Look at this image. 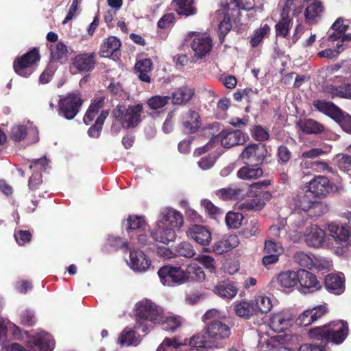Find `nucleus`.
<instances>
[{"mask_svg":"<svg viewBox=\"0 0 351 351\" xmlns=\"http://www.w3.org/2000/svg\"><path fill=\"white\" fill-rule=\"evenodd\" d=\"M181 213L171 208L161 210L155 226L150 232L152 238L165 245L173 242L176 238V230L183 226Z\"/></svg>","mask_w":351,"mask_h":351,"instance_id":"nucleus-1","label":"nucleus"},{"mask_svg":"<svg viewBox=\"0 0 351 351\" xmlns=\"http://www.w3.org/2000/svg\"><path fill=\"white\" fill-rule=\"evenodd\" d=\"M162 317V309L151 300L144 299L136 304V329L147 332Z\"/></svg>","mask_w":351,"mask_h":351,"instance_id":"nucleus-2","label":"nucleus"},{"mask_svg":"<svg viewBox=\"0 0 351 351\" xmlns=\"http://www.w3.org/2000/svg\"><path fill=\"white\" fill-rule=\"evenodd\" d=\"M308 334L310 339L313 340H326L335 344H340L348 334V326L344 321H334L328 325L311 328Z\"/></svg>","mask_w":351,"mask_h":351,"instance_id":"nucleus-3","label":"nucleus"},{"mask_svg":"<svg viewBox=\"0 0 351 351\" xmlns=\"http://www.w3.org/2000/svg\"><path fill=\"white\" fill-rule=\"evenodd\" d=\"M143 110L142 104H136L128 107L119 105L114 109L112 114L123 127L133 128L141 121Z\"/></svg>","mask_w":351,"mask_h":351,"instance_id":"nucleus-4","label":"nucleus"},{"mask_svg":"<svg viewBox=\"0 0 351 351\" xmlns=\"http://www.w3.org/2000/svg\"><path fill=\"white\" fill-rule=\"evenodd\" d=\"M208 338L209 348L221 349L224 347L223 340L228 339L231 333L230 328L218 320H213L205 329Z\"/></svg>","mask_w":351,"mask_h":351,"instance_id":"nucleus-5","label":"nucleus"},{"mask_svg":"<svg viewBox=\"0 0 351 351\" xmlns=\"http://www.w3.org/2000/svg\"><path fill=\"white\" fill-rule=\"evenodd\" d=\"M40 58L36 48L17 58L13 64L15 73L21 77H28L35 71Z\"/></svg>","mask_w":351,"mask_h":351,"instance_id":"nucleus-6","label":"nucleus"},{"mask_svg":"<svg viewBox=\"0 0 351 351\" xmlns=\"http://www.w3.org/2000/svg\"><path fill=\"white\" fill-rule=\"evenodd\" d=\"M246 158L249 160L247 165L241 168L237 176L242 180H252L260 178L263 172L258 166V164L262 163L264 157L263 155H243V159Z\"/></svg>","mask_w":351,"mask_h":351,"instance_id":"nucleus-7","label":"nucleus"},{"mask_svg":"<svg viewBox=\"0 0 351 351\" xmlns=\"http://www.w3.org/2000/svg\"><path fill=\"white\" fill-rule=\"evenodd\" d=\"M161 282L165 286L173 287L186 282L184 270L181 267H173L165 265L158 271Z\"/></svg>","mask_w":351,"mask_h":351,"instance_id":"nucleus-8","label":"nucleus"},{"mask_svg":"<svg viewBox=\"0 0 351 351\" xmlns=\"http://www.w3.org/2000/svg\"><path fill=\"white\" fill-rule=\"evenodd\" d=\"M312 194L308 191L298 199L297 206L302 210L307 212L311 217H316L328 211V206L315 197L311 198Z\"/></svg>","mask_w":351,"mask_h":351,"instance_id":"nucleus-9","label":"nucleus"},{"mask_svg":"<svg viewBox=\"0 0 351 351\" xmlns=\"http://www.w3.org/2000/svg\"><path fill=\"white\" fill-rule=\"evenodd\" d=\"M82 100L76 93H71L60 99L59 114L67 119H73L78 113Z\"/></svg>","mask_w":351,"mask_h":351,"instance_id":"nucleus-10","label":"nucleus"},{"mask_svg":"<svg viewBox=\"0 0 351 351\" xmlns=\"http://www.w3.org/2000/svg\"><path fill=\"white\" fill-rule=\"evenodd\" d=\"M269 197L270 194L267 191L250 189L247 193V198L239 203L238 206L243 210H259L264 207L265 201Z\"/></svg>","mask_w":351,"mask_h":351,"instance_id":"nucleus-11","label":"nucleus"},{"mask_svg":"<svg viewBox=\"0 0 351 351\" xmlns=\"http://www.w3.org/2000/svg\"><path fill=\"white\" fill-rule=\"evenodd\" d=\"M284 252L282 245L274 241L272 239H267L265 241L263 250V256L262 258V264L265 267L269 269L272 265L277 263L279 257Z\"/></svg>","mask_w":351,"mask_h":351,"instance_id":"nucleus-12","label":"nucleus"},{"mask_svg":"<svg viewBox=\"0 0 351 351\" xmlns=\"http://www.w3.org/2000/svg\"><path fill=\"white\" fill-rule=\"evenodd\" d=\"M228 4L226 3L221 5V9L217 10L213 16V23L218 26L219 36L221 42L223 40L224 36L232 28L230 19L228 13Z\"/></svg>","mask_w":351,"mask_h":351,"instance_id":"nucleus-13","label":"nucleus"},{"mask_svg":"<svg viewBox=\"0 0 351 351\" xmlns=\"http://www.w3.org/2000/svg\"><path fill=\"white\" fill-rule=\"evenodd\" d=\"M191 47L194 56L202 59L209 53L212 47L211 38L206 34H197L191 43Z\"/></svg>","mask_w":351,"mask_h":351,"instance_id":"nucleus-14","label":"nucleus"},{"mask_svg":"<svg viewBox=\"0 0 351 351\" xmlns=\"http://www.w3.org/2000/svg\"><path fill=\"white\" fill-rule=\"evenodd\" d=\"M298 281L300 285L298 290L301 293H307L314 292L321 288L315 274L305 269H299L298 271Z\"/></svg>","mask_w":351,"mask_h":351,"instance_id":"nucleus-15","label":"nucleus"},{"mask_svg":"<svg viewBox=\"0 0 351 351\" xmlns=\"http://www.w3.org/2000/svg\"><path fill=\"white\" fill-rule=\"evenodd\" d=\"M293 324L292 315L288 311L274 313L270 317L269 327L275 332H283Z\"/></svg>","mask_w":351,"mask_h":351,"instance_id":"nucleus-16","label":"nucleus"},{"mask_svg":"<svg viewBox=\"0 0 351 351\" xmlns=\"http://www.w3.org/2000/svg\"><path fill=\"white\" fill-rule=\"evenodd\" d=\"M246 135L242 131L232 129L222 130L217 136L221 145L226 148L243 144Z\"/></svg>","mask_w":351,"mask_h":351,"instance_id":"nucleus-17","label":"nucleus"},{"mask_svg":"<svg viewBox=\"0 0 351 351\" xmlns=\"http://www.w3.org/2000/svg\"><path fill=\"white\" fill-rule=\"evenodd\" d=\"M307 187V191L317 197H324L332 191L329 180L326 177L321 176L311 180Z\"/></svg>","mask_w":351,"mask_h":351,"instance_id":"nucleus-18","label":"nucleus"},{"mask_svg":"<svg viewBox=\"0 0 351 351\" xmlns=\"http://www.w3.org/2000/svg\"><path fill=\"white\" fill-rule=\"evenodd\" d=\"M128 264L134 271L145 272L150 267L151 261L143 252L132 250L130 252Z\"/></svg>","mask_w":351,"mask_h":351,"instance_id":"nucleus-19","label":"nucleus"},{"mask_svg":"<svg viewBox=\"0 0 351 351\" xmlns=\"http://www.w3.org/2000/svg\"><path fill=\"white\" fill-rule=\"evenodd\" d=\"M187 236L197 243L206 246L212 239L211 232L206 227L201 225H193L186 232Z\"/></svg>","mask_w":351,"mask_h":351,"instance_id":"nucleus-20","label":"nucleus"},{"mask_svg":"<svg viewBox=\"0 0 351 351\" xmlns=\"http://www.w3.org/2000/svg\"><path fill=\"white\" fill-rule=\"evenodd\" d=\"M326 289L331 293L341 295L345 291V278L342 273H332L325 277Z\"/></svg>","mask_w":351,"mask_h":351,"instance_id":"nucleus-21","label":"nucleus"},{"mask_svg":"<svg viewBox=\"0 0 351 351\" xmlns=\"http://www.w3.org/2000/svg\"><path fill=\"white\" fill-rule=\"evenodd\" d=\"M239 244V237L235 234L223 235L213 245V252L217 254H222L232 250Z\"/></svg>","mask_w":351,"mask_h":351,"instance_id":"nucleus-22","label":"nucleus"},{"mask_svg":"<svg viewBox=\"0 0 351 351\" xmlns=\"http://www.w3.org/2000/svg\"><path fill=\"white\" fill-rule=\"evenodd\" d=\"M328 229L330 235L337 244L347 245L351 236V232L348 226L331 223L328 225Z\"/></svg>","mask_w":351,"mask_h":351,"instance_id":"nucleus-23","label":"nucleus"},{"mask_svg":"<svg viewBox=\"0 0 351 351\" xmlns=\"http://www.w3.org/2000/svg\"><path fill=\"white\" fill-rule=\"evenodd\" d=\"M304 236L308 245L317 247L323 243L325 232L317 225H311L306 228Z\"/></svg>","mask_w":351,"mask_h":351,"instance_id":"nucleus-24","label":"nucleus"},{"mask_svg":"<svg viewBox=\"0 0 351 351\" xmlns=\"http://www.w3.org/2000/svg\"><path fill=\"white\" fill-rule=\"evenodd\" d=\"M298 271L287 270L281 271L276 277L278 285L284 291H291L298 285Z\"/></svg>","mask_w":351,"mask_h":351,"instance_id":"nucleus-25","label":"nucleus"},{"mask_svg":"<svg viewBox=\"0 0 351 351\" xmlns=\"http://www.w3.org/2000/svg\"><path fill=\"white\" fill-rule=\"evenodd\" d=\"M313 106L317 110L331 117L335 121L341 117L342 111L332 102L326 100H317L314 101Z\"/></svg>","mask_w":351,"mask_h":351,"instance_id":"nucleus-26","label":"nucleus"},{"mask_svg":"<svg viewBox=\"0 0 351 351\" xmlns=\"http://www.w3.org/2000/svg\"><path fill=\"white\" fill-rule=\"evenodd\" d=\"M200 117L195 110H189L182 117V123L186 132H195L200 127Z\"/></svg>","mask_w":351,"mask_h":351,"instance_id":"nucleus-27","label":"nucleus"},{"mask_svg":"<svg viewBox=\"0 0 351 351\" xmlns=\"http://www.w3.org/2000/svg\"><path fill=\"white\" fill-rule=\"evenodd\" d=\"M33 343L40 351H52L55 347V340L47 332L40 331L33 337Z\"/></svg>","mask_w":351,"mask_h":351,"instance_id":"nucleus-28","label":"nucleus"},{"mask_svg":"<svg viewBox=\"0 0 351 351\" xmlns=\"http://www.w3.org/2000/svg\"><path fill=\"white\" fill-rule=\"evenodd\" d=\"M126 230L129 234L147 232L149 225L143 216L130 215L127 219Z\"/></svg>","mask_w":351,"mask_h":351,"instance_id":"nucleus-29","label":"nucleus"},{"mask_svg":"<svg viewBox=\"0 0 351 351\" xmlns=\"http://www.w3.org/2000/svg\"><path fill=\"white\" fill-rule=\"evenodd\" d=\"M245 194L246 191L243 188L237 186L221 189L216 191V195L223 200L242 199Z\"/></svg>","mask_w":351,"mask_h":351,"instance_id":"nucleus-30","label":"nucleus"},{"mask_svg":"<svg viewBox=\"0 0 351 351\" xmlns=\"http://www.w3.org/2000/svg\"><path fill=\"white\" fill-rule=\"evenodd\" d=\"M121 45V41L117 37H108L101 46V56L105 58H109L113 56H117Z\"/></svg>","mask_w":351,"mask_h":351,"instance_id":"nucleus-31","label":"nucleus"},{"mask_svg":"<svg viewBox=\"0 0 351 351\" xmlns=\"http://www.w3.org/2000/svg\"><path fill=\"white\" fill-rule=\"evenodd\" d=\"M323 12L324 6L320 1H315L308 4L304 10L306 22L308 24L316 23Z\"/></svg>","mask_w":351,"mask_h":351,"instance_id":"nucleus-32","label":"nucleus"},{"mask_svg":"<svg viewBox=\"0 0 351 351\" xmlns=\"http://www.w3.org/2000/svg\"><path fill=\"white\" fill-rule=\"evenodd\" d=\"M254 302L252 301L241 300L235 302L234 310L237 316L249 319L256 314Z\"/></svg>","mask_w":351,"mask_h":351,"instance_id":"nucleus-33","label":"nucleus"},{"mask_svg":"<svg viewBox=\"0 0 351 351\" xmlns=\"http://www.w3.org/2000/svg\"><path fill=\"white\" fill-rule=\"evenodd\" d=\"M325 93L332 99L341 97L351 99V85L350 84L339 86L333 84L328 85L325 88Z\"/></svg>","mask_w":351,"mask_h":351,"instance_id":"nucleus-34","label":"nucleus"},{"mask_svg":"<svg viewBox=\"0 0 351 351\" xmlns=\"http://www.w3.org/2000/svg\"><path fill=\"white\" fill-rule=\"evenodd\" d=\"M193 95V88L189 86L180 87L172 93V103L174 105H184L191 99Z\"/></svg>","mask_w":351,"mask_h":351,"instance_id":"nucleus-35","label":"nucleus"},{"mask_svg":"<svg viewBox=\"0 0 351 351\" xmlns=\"http://www.w3.org/2000/svg\"><path fill=\"white\" fill-rule=\"evenodd\" d=\"M94 53L80 54L73 60V66L79 71H88L94 68Z\"/></svg>","mask_w":351,"mask_h":351,"instance_id":"nucleus-36","label":"nucleus"},{"mask_svg":"<svg viewBox=\"0 0 351 351\" xmlns=\"http://www.w3.org/2000/svg\"><path fill=\"white\" fill-rule=\"evenodd\" d=\"M215 293L221 298L232 299L238 293V288L232 282H222L215 287Z\"/></svg>","mask_w":351,"mask_h":351,"instance_id":"nucleus-37","label":"nucleus"},{"mask_svg":"<svg viewBox=\"0 0 351 351\" xmlns=\"http://www.w3.org/2000/svg\"><path fill=\"white\" fill-rule=\"evenodd\" d=\"M141 342V339L134 330L130 328H125L120 334L117 343L121 346H137Z\"/></svg>","mask_w":351,"mask_h":351,"instance_id":"nucleus-38","label":"nucleus"},{"mask_svg":"<svg viewBox=\"0 0 351 351\" xmlns=\"http://www.w3.org/2000/svg\"><path fill=\"white\" fill-rule=\"evenodd\" d=\"M49 49L52 60L63 63L67 59L69 51L67 47L62 42L51 45Z\"/></svg>","mask_w":351,"mask_h":351,"instance_id":"nucleus-39","label":"nucleus"},{"mask_svg":"<svg viewBox=\"0 0 351 351\" xmlns=\"http://www.w3.org/2000/svg\"><path fill=\"white\" fill-rule=\"evenodd\" d=\"M193 3L194 0H176L173 1L172 5L176 3L177 7L175 9L178 14L188 16L196 12Z\"/></svg>","mask_w":351,"mask_h":351,"instance_id":"nucleus-40","label":"nucleus"},{"mask_svg":"<svg viewBox=\"0 0 351 351\" xmlns=\"http://www.w3.org/2000/svg\"><path fill=\"white\" fill-rule=\"evenodd\" d=\"M187 345V341H180L178 338L164 339L156 351H178L180 347Z\"/></svg>","mask_w":351,"mask_h":351,"instance_id":"nucleus-41","label":"nucleus"},{"mask_svg":"<svg viewBox=\"0 0 351 351\" xmlns=\"http://www.w3.org/2000/svg\"><path fill=\"white\" fill-rule=\"evenodd\" d=\"M104 102L103 97H97L93 101L84 117V122L86 125H88L94 119L99 110L103 106Z\"/></svg>","mask_w":351,"mask_h":351,"instance_id":"nucleus-42","label":"nucleus"},{"mask_svg":"<svg viewBox=\"0 0 351 351\" xmlns=\"http://www.w3.org/2000/svg\"><path fill=\"white\" fill-rule=\"evenodd\" d=\"M186 282L193 280L202 282L205 279L206 275L202 268L195 264H191L184 270Z\"/></svg>","mask_w":351,"mask_h":351,"instance_id":"nucleus-43","label":"nucleus"},{"mask_svg":"<svg viewBox=\"0 0 351 351\" xmlns=\"http://www.w3.org/2000/svg\"><path fill=\"white\" fill-rule=\"evenodd\" d=\"M297 125L301 130L308 134L319 133L323 130V127L313 119L300 120Z\"/></svg>","mask_w":351,"mask_h":351,"instance_id":"nucleus-44","label":"nucleus"},{"mask_svg":"<svg viewBox=\"0 0 351 351\" xmlns=\"http://www.w3.org/2000/svg\"><path fill=\"white\" fill-rule=\"evenodd\" d=\"M291 25L292 21L289 16H280V20L275 25L276 36L287 37Z\"/></svg>","mask_w":351,"mask_h":351,"instance_id":"nucleus-45","label":"nucleus"},{"mask_svg":"<svg viewBox=\"0 0 351 351\" xmlns=\"http://www.w3.org/2000/svg\"><path fill=\"white\" fill-rule=\"evenodd\" d=\"M270 27L267 24H264L260 28L256 29L250 37V43L252 47L258 46L269 34Z\"/></svg>","mask_w":351,"mask_h":351,"instance_id":"nucleus-46","label":"nucleus"},{"mask_svg":"<svg viewBox=\"0 0 351 351\" xmlns=\"http://www.w3.org/2000/svg\"><path fill=\"white\" fill-rule=\"evenodd\" d=\"M181 323L182 321L180 317L174 315H162V320L160 324H162L164 330L173 332L181 326Z\"/></svg>","mask_w":351,"mask_h":351,"instance_id":"nucleus-47","label":"nucleus"},{"mask_svg":"<svg viewBox=\"0 0 351 351\" xmlns=\"http://www.w3.org/2000/svg\"><path fill=\"white\" fill-rule=\"evenodd\" d=\"M208 338L206 332L204 335L196 334L191 337L189 339H185L183 341H187V345L193 347L192 348H208Z\"/></svg>","mask_w":351,"mask_h":351,"instance_id":"nucleus-48","label":"nucleus"},{"mask_svg":"<svg viewBox=\"0 0 351 351\" xmlns=\"http://www.w3.org/2000/svg\"><path fill=\"white\" fill-rule=\"evenodd\" d=\"M169 100V96L154 95L147 99V104L151 110H158L164 108Z\"/></svg>","mask_w":351,"mask_h":351,"instance_id":"nucleus-49","label":"nucleus"},{"mask_svg":"<svg viewBox=\"0 0 351 351\" xmlns=\"http://www.w3.org/2000/svg\"><path fill=\"white\" fill-rule=\"evenodd\" d=\"M255 304L256 314L258 312L267 313L272 308L271 300L269 297L261 295L256 298Z\"/></svg>","mask_w":351,"mask_h":351,"instance_id":"nucleus-50","label":"nucleus"},{"mask_svg":"<svg viewBox=\"0 0 351 351\" xmlns=\"http://www.w3.org/2000/svg\"><path fill=\"white\" fill-rule=\"evenodd\" d=\"M243 216L240 213L228 212L226 216V225L230 228H238L242 223Z\"/></svg>","mask_w":351,"mask_h":351,"instance_id":"nucleus-51","label":"nucleus"},{"mask_svg":"<svg viewBox=\"0 0 351 351\" xmlns=\"http://www.w3.org/2000/svg\"><path fill=\"white\" fill-rule=\"evenodd\" d=\"M8 332H12L14 335L19 332V328L10 321H0V339L3 340Z\"/></svg>","mask_w":351,"mask_h":351,"instance_id":"nucleus-52","label":"nucleus"},{"mask_svg":"<svg viewBox=\"0 0 351 351\" xmlns=\"http://www.w3.org/2000/svg\"><path fill=\"white\" fill-rule=\"evenodd\" d=\"M201 205L204 208L205 212L208 213V215L213 219H217L219 215L222 214V210L221 208L215 206L210 200L208 199H202L201 202Z\"/></svg>","mask_w":351,"mask_h":351,"instance_id":"nucleus-53","label":"nucleus"},{"mask_svg":"<svg viewBox=\"0 0 351 351\" xmlns=\"http://www.w3.org/2000/svg\"><path fill=\"white\" fill-rule=\"evenodd\" d=\"M195 260L210 272L213 273L215 271L216 261L212 256L206 254H201L197 256L195 258Z\"/></svg>","mask_w":351,"mask_h":351,"instance_id":"nucleus-54","label":"nucleus"},{"mask_svg":"<svg viewBox=\"0 0 351 351\" xmlns=\"http://www.w3.org/2000/svg\"><path fill=\"white\" fill-rule=\"evenodd\" d=\"M343 50V45L337 43L335 49H326L319 51L317 56L322 58L332 59L337 58Z\"/></svg>","mask_w":351,"mask_h":351,"instance_id":"nucleus-55","label":"nucleus"},{"mask_svg":"<svg viewBox=\"0 0 351 351\" xmlns=\"http://www.w3.org/2000/svg\"><path fill=\"white\" fill-rule=\"evenodd\" d=\"M259 232V224L256 219H254L244 228L241 233L245 238L256 236Z\"/></svg>","mask_w":351,"mask_h":351,"instance_id":"nucleus-56","label":"nucleus"},{"mask_svg":"<svg viewBox=\"0 0 351 351\" xmlns=\"http://www.w3.org/2000/svg\"><path fill=\"white\" fill-rule=\"evenodd\" d=\"M27 134V128L25 125H17L12 128L10 132V138L14 141H22Z\"/></svg>","mask_w":351,"mask_h":351,"instance_id":"nucleus-57","label":"nucleus"},{"mask_svg":"<svg viewBox=\"0 0 351 351\" xmlns=\"http://www.w3.org/2000/svg\"><path fill=\"white\" fill-rule=\"evenodd\" d=\"M308 158H311V161H308L305 162V165H307L306 167L312 169L313 171L321 172L324 171L328 169V166L326 162L319 161L318 160H313V156H315L316 155H306Z\"/></svg>","mask_w":351,"mask_h":351,"instance_id":"nucleus-58","label":"nucleus"},{"mask_svg":"<svg viewBox=\"0 0 351 351\" xmlns=\"http://www.w3.org/2000/svg\"><path fill=\"white\" fill-rule=\"evenodd\" d=\"M176 250L179 255L186 258L193 257L195 254L192 245L187 242L180 243L177 246Z\"/></svg>","mask_w":351,"mask_h":351,"instance_id":"nucleus-59","label":"nucleus"},{"mask_svg":"<svg viewBox=\"0 0 351 351\" xmlns=\"http://www.w3.org/2000/svg\"><path fill=\"white\" fill-rule=\"evenodd\" d=\"M268 152L265 145L263 143L249 144L241 154H265Z\"/></svg>","mask_w":351,"mask_h":351,"instance_id":"nucleus-60","label":"nucleus"},{"mask_svg":"<svg viewBox=\"0 0 351 351\" xmlns=\"http://www.w3.org/2000/svg\"><path fill=\"white\" fill-rule=\"evenodd\" d=\"M252 135L255 139L259 141L267 140L269 137L267 130L261 125H256L253 128L252 130Z\"/></svg>","mask_w":351,"mask_h":351,"instance_id":"nucleus-61","label":"nucleus"},{"mask_svg":"<svg viewBox=\"0 0 351 351\" xmlns=\"http://www.w3.org/2000/svg\"><path fill=\"white\" fill-rule=\"evenodd\" d=\"M295 261L301 266L311 267L313 265L311 258L303 252H298L294 256Z\"/></svg>","mask_w":351,"mask_h":351,"instance_id":"nucleus-62","label":"nucleus"},{"mask_svg":"<svg viewBox=\"0 0 351 351\" xmlns=\"http://www.w3.org/2000/svg\"><path fill=\"white\" fill-rule=\"evenodd\" d=\"M298 351H327L326 348V343L321 342L319 344H308L305 343L300 346Z\"/></svg>","mask_w":351,"mask_h":351,"instance_id":"nucleus-63","label":"nucleus"},{"mask_svg":"<svg viewBox=\"0 0 351 351\" xmlns=\"http://www.w3.org/2000/svg\"><path fill=\"white\" fill-rule=\"evenodd\" d=\"M340 125L341 128L348 133H351V117L349 115H344L343 112L341 114V117L337 121Z\"/></svg>","mask_w":351,"mask_h":351,"instance_id":"nucleus-64","label":"nucleus"}]
</instances>
